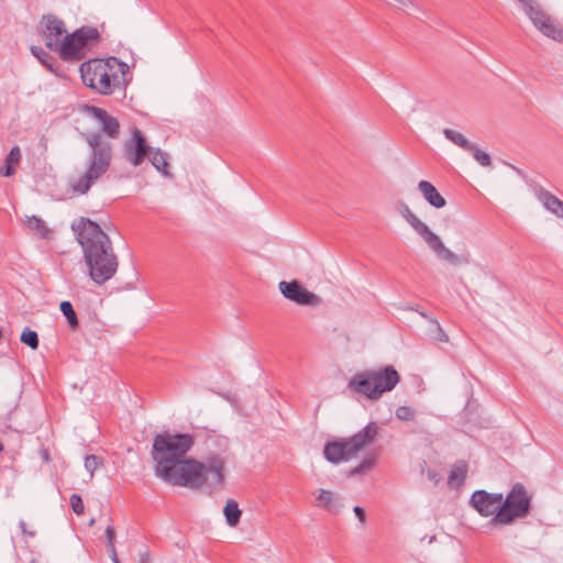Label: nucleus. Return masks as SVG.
<instances>
[{
	"label": "nucleus",
	"instance_id": "0eeeda50",
	"mask_svg": "<svg viewBox=\"0 0 563 563\" xmlns=\"http://www.w3.org/2000/svg\"><path fill=\"white\" fill-rule=\"evenodd\" d=\"M531 498L521 483H516L501 501V508L490 519L493 525H510L517 518H525L530 510Z\"/></svg>",
	"mask_w": 563,
	"mask_h": 563
},
{
	"label": "nucleus",
	"instance_id": "aec40b11",
	"mask_svg": "<svg viewBox=\"0 0 563 563\" xmlns=\"http://www.w3.org/2000/svg\"><path fill=\"white\" fill-rule=\"evenodd\" d=\"M317 506L329 511V512H338L339 504L334 494L328 489H319L317 495Z\"/></svg>",
	"mask_w": 563,
	"mask_h": 563
},
{
	"label": "nucleus",
	"instance_id": "ddd939ff",
	"mask_svg": "<svg viewBox=\"0 0 563 563\" xmlns=\"http://www.w3.org/2000/svg\"><path fill=\"white\" fill-rule=\"evenodd\" d=\"M278 288L282 295L300 306H318L321 302V298L316 294L309 291L299 282H280Z\"/></svg>",
	"mask_w": 563,
	"mask_h": 563
},
{
	"label": "nucleus",
	"instance_id": "e433bc0d",
	"mask_svg": "<svg viewBox=\"0 0 563 563\" xmlns=\"http://www.w3.org/2000/svg\"><path fill=\"white\" fill-rule=\"evenodd\" d=\"M20 528L23 537L25 538H33L36 534V531L34 529L27 528L26 522L24 520L20 521Z\"/></svg>",
	"mask_w": 563,
	"mask_h": 563
},
{
	"label": "nucleus",
	"instance_id": "c85d7f7f",
	"mask_svg": "<svg viewBox=\"0 0 563 563\" xmlns=\"http://www.w3.org/2000/svg\"><path fill=\"white\" fill-rule=\"evenodd\" d=\"M375 465V459L374 457H365L358 465L350 470V475H361L365 473L366 471H369Z\"/></svg>",
	"mask_w": 563,
	"mask_h": 563
},
{
	"label": "nucleus",
	"instance_id": "49530a36",
	"mask_svg": "<svg viewBox=\"0 0 563 563\" xmlns=\"http://www.w3.org/2000/svg\"><path fill=\"white\" fill-rule=\"evenodd\" d=\"M2 338V331L0 330V339Z\"/></svg>",
	"mask_w": 563,
	"mask_h": 563
},
{
	"label": "nucleus",
	"instance_id": "b1692460",
	"mask_svg": "<svg viewBox=\"0 0 563 563\" xmlns=\"http://www.w3.org/2000/svg\"><path fill=\"white\" fill-rule=\"evenodd\" d=\"M443 135L446 140L451 141L453 144L465 151L472 150V145L474 144L468 141L462 133L452 129H444Z\"/></svg>",
	"mask_w": 563,
	"mask_h": 563
},
{
	"label": "nucleus",
	"instance_id": "4be33fe9",
	"mask_svg": "<svg viewBox=\"0 0 563 563\" xmlns=\"http://www.w3.org/2000/svg\"><path fill=\"white\" fill-rule=\"evenodd\" d=\"M223 514L225 517V521L230 527H235L240 522L242 516V511L239 508V504L234 499L227 500L223 508Z\"/></svg>",
	"mask_w": 563,
	"mask_h": 563
},
{
	"label": "nucleus",
	"instance_id": "79ce46f5",
	"mask_svg": "<svg viewBox=\"0 0 563 563\" xmlns=\"http://www.w3.org/2000/svg\"><path fill=\"white\" fill-rule=\"evenodd\" d=\"M108 551L110 552V555H111V560L113 561V563H120V560L117 555V552H115V548H107Z\"/></svg>",
	"mask_w": 563,
	"mask_h": 563
},
{
	"label": "nucleus",
	"instance_id": "473e14b6",
	"mask_svg": "<svg viewBox=\"0 0 563 563\" xmlns=\"http://www.w3.org/2000/svg\"><path fill=\"white\" fill-rule=\"evenodd\" d=\"M102 464V459L97 455H87L85 457V468L90 473V475L93 474V472Z\"/></svg>",
	"mask_w": 563,
	"mask_h": 563
},
{
	"label": "nucleus",
	"instance_id": "7ed1b4c3",
	"mask_svg": "<svg viewBox=\"0 0 563 563\" xmlns=\"http://www.w3.org/2000/svg\"><path fill=\"white\" fill-rule=\"evenodd\" d=\"M80 133L89 146V153L86 158L85 173L73 183V194L85 195L91 186L99 180L110 168L113 151L112 144L104 139L102 133L96 131H80Z\"/></svg>",
	"mask_w": 563,
	"mask_h": 563
},
{
	"label": "nucleus",
	"instance_id": "4c0bfd02",
	"mask_svg": "<svg viewBox=\"0 0 563 563\" xmlns=\"http://www.w3.org/2000/svg\"><path fill=\"white\" fill-rule=\"evenodd\" d=\"M353 511H354L355 516L357 517V519L360 520L361 523H364L366 521V515H365V510H364L363 507L355 506L353 508Z\"/></svg>",
	"mask_w": 563,
	"mask_h": 563
},
{
	"label": "nucleus",
	"instance_id": "9b49d317",
	"mask_svg": "<svg viewBox=\"0 0 563 563\" xmlns=\"http://www.w3.org/2000/svg\"><path fill=\"white\" fill-rule=\"evenodd\" d=\"M77 110L80 114L96 119L101 126V131L109 139L115 140L120 135V123L119 120L112 115H110L102 108H98L95 106H89L85 103H79L77 106Z\"/></svg>",
	"mask_w": 563,
	"mask_h": 563
},
{
	"label": "nucleus",
	"instance_id": "ea45409f",
	"mask_svg": "<svg viewBox=\"0 0 563 563\" xmlns=\"http://www.w3.org/2000/svg\"><path fill=\"white\" fill-rule=\"evenodd\" d=\"M400 8L409 9L415 7V0H394Z\"/></svg>",
	"mask_w": 563,
	"mask_h": 563
},
{
	"label": "nucleus",
	"instance_id": "37998d69",
	"mask_svg": "<svg viewBox=\"0 0 563 563\" xmlns=\"http://www.w3.org/2000/svg\"><path fill=\"white\" fill-rule=\"evenodd\" d=\"M77 325H78V319H77L75 310L73 309V330H75Z\"/></svg>",
	"mask_w": 563,
	"mask_h": 563
},
{
	"label": "nucleus",
	"instance_id": "58836bf2",
	"mask_svg": "<svg viewBox=\"0 0 563 563\" xmlns=\"http://www.w3.org/2000/svg\"><path fill=\"white\" fill-rule=\"evenodd\" d=\"M60 310L66 317L67 321L70 323V301H63L60 303Z\"/></svg>",
	"mask_w": 563,
	"mask_h": 563
},
{
	"label": "nucleus",
	"instance_id": "f03ea898",
	"mask_svg": "<svg viewBox=\"0 0 563 563\" xmlns=\"http://www.w3.org/2000/svg\"><path fill=\"white\" fill-rule=\"evenodd\" d=\"M73 232L81 246L90 278L97 285L111 279L118 269L119 262L108 234L97 222L84 217L76 225L73 223Z\"/></svg>",
	"mask_w": 563,
	"mask_h": 563
},
{
	"label": "nucleus",
	"instance_id": "9d476101",
	"mask_svg": "<svg viewBox=\"0 0 563 563\" xmlns=\"http://www.w3.org/2000/svg\"><path fill=\"white\" fill-rule=\"evenodd\" d=\"M101 41L100 32L95 26H81L73 31V62L86 58L87 51Z\"/></svg>",
	"mask_w": 563,
	"mask_h": 563
},
{
	"label": "nucleus",
	"instance_id": "a211bd4d",
	"mask_svg": "<svg viewBox=\"0 0 563 563\" xmlns=\"http://www.w3.org/2000/svg\"><path fill=\"white\" fill-rule=\"evenodd\" d=\"M534 195L549 212L563 219V201L561 199L541 186L534 188Z\"/></svg>",
	"mask_w": 563,
	"mask_h": 563
},
{
	"label": "nucleus",
	"instance_id": "1a4fd4ad",
	"mask_svg": "<svg viewBox=\"0 0 563 563\" xmlns=\"http://www.w3.org/2000/svg\"><path fill=\"white\" fill-rule=\"evenodd\" d=\"M533 25L545 36L562 42L563 29L559 26L537 0H518Z\"/></svg>",
	"mask_w": 563,
	"mask_h": 563
},
{
	"label": "nucleus",
	"instance_id": "393cba45",
	"mask_svg": "<svg viewBox=\"0 0 563 563\" xmlns=\"http://www.w3.org/2000/svg\"><path fill=\"white\" fill-rule=\"evenodd\" d=\"M420 314L423 318L428 319L432 323L433 329L431 330V336L433 340L439 341V342H448L449 341L448 334L441 328L440 323L438 322V320L435 318L428 316L426 312H420Z\"/></svg>",
	"mask_w": 563,
	"mask_h": 563
},
{
	"label": "nucleus",
	"instance_id": "a878e982",
	"mask_svg": "<svg viewBox=\"0 0 563 563\" xmlns=\"http://www.w3.org/2000/svg\"><path fill=\"white\" fill-rule=\"evenodd\" d=\"M471 152L474 159L482 166L487 167L492 164L490 155L484 151H482L475 143L472 145Z\"/></svg>",
	"mask_w": 563,
	"mask_h": 563
},
{
	"label": "nucleus",
	"instance_id": "39448f33",
	"mask_svg": "<svg viewBox=\"0 0 563 563\" xmlns=\"http://www.w3.org/2000/svg\"><path fill=\"white\" fill-rule=\"evenodd\" d=\"M401 217L411 225L416 233L422 238L429 249L437 255L441 261L448 262L452 265L468 264V257L466 255L459 256L448 249L440 236L435 234L431 229L422 222L411 209L402 203L400 207Z\"/></svg>",
	"mask_w": 563,
	"mask_h": 563
},
{
	"label": "nucleus",
	"instance_id": "c9c22d12",
	"mask_svg": "<svg viewBox=\"0 0 563 563\" xmlns=\"http://www.w3.org/2000/svg\"><path fill=\"white\" fill-rule=\"evenodd\" d=\"M114 536H115L114 528H113V526L109 525L106 528L107 548H113V545H114Z\"/></svg>",
	"mask_w": 563,
	"mask_h": 563
},
{
	"label": "nucleus",
	"instance_id": "f704fd0d",
	"mask_svg": "<svg viewBox=\"0 0 563 563\" xmlns=\"http://www.w3.org/2000/svg\"><path fill=\"white\" fill-rule=\"evenodd\" d=\"M85 510L84 501L77 494H73V512L80 515Z\"/></svg>",
	"mask_w": 563,
	"mask_h": 563
},
{
	"label": "nucleus",
	"instance_id": "c03bdc74",
	"mask_svg": "<svg viewBox=\"0 0 563 563\" xmlns=\"http://www.w3.org/2000/svg\"><path fill=\"white\" fill-rule=\"evenodd\" d=\"M93 523H95V518H91V519L89 520V526H92Z\"/></svg>",
	"mask_w": 563,
	"mask_h": 563
},
{
	"label": "nucleus",
	"instance_id": "4468645a",
	"mask_svg": "<svg viewBox=\"0 0 563 563\" xmlns=\"http://www.w3.org/2000/svg\"><path fill=\"white\" fill-rule=\"evenodd\" d=\"M85 86L101 95H111L120 85L118 73H80Z\"/></svg>",
	"mask_w": 563,
	"mask_h": 563
},
{
	"label": "nucleus",
	"instance_id": "7c9ffc66",
	"mask_svg": "<svg viewBox=\"0 0 563 563\" xmlns=\"http://www.w3.org/2000/svg\"><path fill=\"white\" fill-rule=\"evenodd\" d=\"M31 52L34 57H36L42 65L48 68V70H54L52 63L49 62L48 54L41 46H32Z\"/></svg>",
	"mask_w": 563,
	"mask_h": 563
},
{
	"label": "nucleus",
	"instance_id": "2eb2a0df",
	"mask_svg": "<svg viewBox=\"0 0 563 563\" xmlns=\"http://www.w3.org/2000/svg\"><path fill=\"white\" fill-rule=\"evenodd\" d=\"M374 386L372 391L380 397L384 393L393 390L400 380L394 366L387 365L377 371H369Z\"/></svg>",
	"mask_w": 563,
	"mask_h": 563
},
{
	"label": "nucleus",
	"instance_id": "dca6fc26",
	"mask_svg": "<svg viewBox=\"0 0 563 563\" xmlns=\"http://www.w3.org/2000/svg\"><path fill=\"white\" fill-rule=\"evenodd\" d=\"M135 64L129 65L126 63L120 62L117 57L110 56L108 58H89L81 63L78 70H113L115 67L119 70H130V68H135Z\"/></svg>",
	"mask_w": 563,
	"mask_h": 563
},
{
	"label": "nucleus",
	"instance_id": "20e7f679",
	"mask_svg": "<svg viewBox=\"0 0 563 563\" xmlns=\"http://www.w3.org/2000/svg\"><path fill=\"white\" fill-rule=\"evenodd\" d=\"M377 433V423L371 421L362 430L349 438L327 442L323 448L324 459L333 464L350 461L364 446L373 443Z\"/></svg>",
	"mask_w": 563,
	"mask_h": 563
},
{
	"label": "nucleus",
	"instance_id": "c756f323",
	"mask_svg": "<svg viewBox=\"0 0 563 563\" xmlns=\"http://www.w3.org/2000/svg\"><path fill=\"white\" fill-rule=\"evenodd\" d=\"M375 465V459L374 457H365L358 465L350 470V475H361L365 473L366 471H369Z\"/></svg>",
	"mask_w": 563,
	"mask_h": 563
},
{
	"label": "nucleus",
	"instance_id": "a18cd8bd",
	"mask_svg": "<svg viewBox=\"0 0 563 563\" xmlns=\"http://www.w3.org/2000/svg\"><path fill=\"white\" fill-rule=\"evenodd\" d=\"M126 74H128V73H125V71H122V73H121V75H122L123 77H124Z\"/></svg>",
	"mask_w": 563,
	"mask_h": 563
},
{
	"label": "nucleus",
	"instance_id": "2f4dec72",
	"mask_svg": "<svg viewBox=\"0 0 563 563\" xmlns=\"http://www.w3.org/2000/svg\"><path fill=\"white\" fill-rule=\"evenodd\" d=\"M395 416L402 421H409L415 418V410L408 406H400L396 409Z\"/></svg>",
	"mask_w": 563,
	"mask_h": 563
},
{
	"label": "nucleus",
	"instance_id": "f3484780",
	"mask_svg": "<svg viewBox=\"0 0 563 563\" xmlns=\"http://www.w3.org/2000/svg\"><path fill=\"white\" fill-rule=\"evenodd\" d=\"M374 382L369 371L356 373L349 382V388L366 396L368 399H378L377 393H373Z\"/></svg>",
	"mask_w": 563,
	"mask_h": 563
},
{
	"label": "nucleus",
	"instance_id": "cd10ccee",
	"mask_svg": "<svg viewBox=\"0 0 563 563\" xmlns=\"http://www.w3.org/2000/svg\"><path fill=\"white\" fill-rule=\"evenodd\" d=\"M21 342L25 345L30 346L32 350H36L38 347V336L35 331L25 328L21 334Z\"/></svg>",
	"mask_w": 563,
	"mask_h": 563
},
{
	"label": "nucleus",
	"instance_id": "a19ab883",
	"mask_svg": "<svg viewBox=\"0 0 563 563\" xmlns=\"http://www.w3.org/2000/svg\"><path fill=\"white\" fill-rule=\"evenodd\" d=\"M14 173V166L12 165H5L4 169H1V174L3 176H11Z\"/></svg>",
	"mask_w": 563,
	"mask_h": 563
},
{
	"label": "nucleus",
	"instance_id": "f8f14e48",
	"mask_svg": "<svg viewBox=\"0 0 563 563\" xmlns=\"http://www.w3.org/2000/svg\"><path fill=\"white\" fill-rule=\"evenodd\" d=\"M501 493H488L484 489L475 490L470 499V505L482 516L490 517L497 515L501 508Z\"/></svg>",
	"mask_w": 563,
	"mask_h": 563
},
{
	"label": "nucleus",
	"instance_id": "5701e85b",
	"mask_svg": "<svg viewBox=\"0 0 563 563\" xmlns=\"http://www.w3.org/2000/svg\"><path fill=\"white\" fill-rule=\"evenodd\" d=\"M468 465L464 460L456 461L451 468L450 475H449V483L450 484H463L466 476H467Z\"/></svg>",
	"mask_w": 563,
	"mask_h": 563
},
{
	"label": "nucleus",
	"instance_id": "72a5a7b5",
	"mask_svg": "<svg viewBox=\"0 0 563 563\" xmlns=\"http://www.w3.org/2000/svg\"><path fill=\"white\" fill-rule=\"evenodd\" d=\"M20 158H21V152H20V148L19 146H13L10 151V153L7 155L5 157V165H12V166H16L20 162Z\"/></svg>",
	"mask_w": 563,
	"mask_h": 563
},
{
	"label": "nucleus",
	"instance_id": "f257e3e1",
	"mask_svg": "<svg viewBox=\"0 0 563 563\" xmlns=\"http://www.w3.org/2000/svg\"><path fill=\"white\" fill-rule=\"evenodd\" d=\"M194 443V437L189 433H157L152 445L156 475L168 484L191 489L203 485L210 490L222 487L225 481V459L220 452L208 453L203 462L186 459Z\"/></svg>",
	"mask_w": 563,
	"mask_h": 563
},
{
	"label": "nucleus",
	"instance_id": "6e6552de",
	"mask_svg": "<svg viewBox=\"0 0 563 563\" xmlns=\"http://www.w3.org/2000/svg\"><path fill=\"white\" fill-rule=\"evenodd\" d=\"M146 155H150V162L158 172L164 176L169 175L167 170V155L159 148L150 152V146L147 145L143 133L135 128L132 131V140L125 144V158L133 166H139Z\"/></svg>",
	"mask_w": 563,
	"mask_h": 563
},
{
	"label": "nucleus",
	"instance_id": "6ab92c4d",
	"mask_svg": "<svg viewBox=\"0 0 563 563\" xmlns=\"http://www.w3.org/2000/svg\"><path fill=\"white\" fill-rule=\"evenodd\" d=\"M418 189L432 207L440 209L446 205L444 197L438 191V189L428 180H420L418 183Z\"/></svg>",
	"mask_w": 563,
	"mask_h": 563
},
{
	"label": "nucleus",
	"instance_id": "bb28decb",
	"mask_svg": "<svg viewBox=\"0 0 563 563\" xmlns=\"http://www.w3.org/2000/svg\"><path fill=\"white\" fill-rule=\"evenodd\" d=\"M209 448L216 446L220 452H225L229 449V439L227 437L211 434L207 439Z\"/></svg>",
	"mask_w": 563,
	"mask_h": 563
},
{
	"label": "nucleus",
	"instance_id": "412c9836",
	"mask_svg": "<svg viewBox=\"0 0 563 563\" xmlns=\"http://www.w3.org/2000/svg\"><path fill=\"white\" fill-rule=\"evenodd\" d=\"M23 222L29 228V230L37 234L40 238H49L51 230L41 218H37L36 216H26Z\"/></svg>",
	"mask_w": 563,
	"mask_h": 563
},
{
	"label": "nucleus",
	"instance_id": "423d86ee",
	"mask_svg": "<svg viewBox=\"0 0 563 563\" xmlns=\"http://www.w3.org/2000/svg\"><path fill=\"white\" fill-rule=\"evenodd\" d=\"M42 38L51 51L58 53L64 60L70 59V33L63 20L54 14L43 15L41 22Z\"/></svg>",
	"mask_w": 563,
	"mask_h": 563
}]
</instances>
